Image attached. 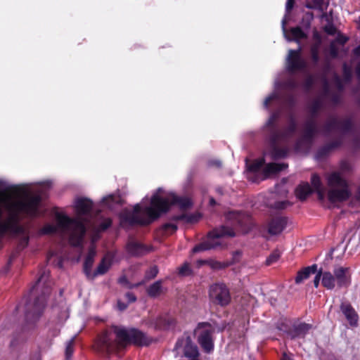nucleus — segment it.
<instances>
[{"instance_id": "obj_1", "label": "nucleus", "mask_w": 360, "mask_h": 360, "mask_svg": "<svg viewBox=\"0 0 360 360\" xmlns=\"http://www.w3.org/2000/svg\"><path fill=\"white\" fill-rule=\"evenodd\" d=\"M172 205H177L181 210L184 211L193 206V202L191 198L185 196L172 194L169 198L154 193L151 196L149 206L142 207L140 204H136L131 211L123 210L119 214L120 224L122 227L148 226L168 212Z\"/></svg>"}, {"instance_id": "obj_2", "label": "nucleus", "mask_w": 360, "mask_h": 360, "mask_svg": "<svg viewBox=\"0 0 360 360\" xmlns=\"http://www.w3.org/2000/svg\"><path fill=\"white\" fill-rule=\"evenodd\" d=\"M49 276V271L46 270L41 271L39 277L31 289V293L33 294L34 291L38 290L41 283L43 284L41 295L35 297L33 302H27L25 304V316L27 321L36 322L44 311L47 298L51 293V286L47 281Z\"/></svg>"}, {"instance_id": "obj_3", "label": "nucleus", "mask_w": 360, "mask_h": 360, "mask_svg": "<svg viewBox=\"0 0 360 360\" xmlns=\"http://www.w3.org/2000/svg\"><path fill=\"white\" fill-rule=\"evenodd\" d=\"M111 329L115 335L119 345L122 347L127 345L139 347H148L153 342L151 337L136 328H125L122 326L112 325Z\"/></svg>"}, {"instance_id": "obj_4", "label": "nucleus", "mask_w": 360, "mask_h": 360, "mask_svg": "<svg viewBox=\"0 0 360 360\" xmlns=\"http://www.w3.org/2000/svg\"><path fill=\"white\" fill-rule=\"evenodd\" d=\"M327 184L330 187L327 193L328 201L332 204L343 202L352 196L348 181L340 172H333L327 177Z\"/></svg>"}, {"instance_id": "obj_5", "label": "nucleus", "mask_w": 360, "mask_h": 360, "mask_svg": "<svg viewBox=\"0 0 360 360\" xmlns=\"http://www.w3.org/2000/svg\"><path fill=\"white\" fill-rule=\"evenodd\" d=\"M56 221L59 228L70 231V244L75 248L81 247L86 232L84 223L78 218H71L60 213L56 214Z\"/></svg>"}, {"instance_id": "obj_6", "label": "nucleus", "mask_w": 360, "mask_h": 360, "mask_svg": "<svg viewBox=\"0 0 360 360\" xmlns=\"http://www.w3.org/2000/svg\"><path fill=\"white\" fill-rule=\"evenodd\" d=\"M6 191L15 194H19L21 192L25 193V196L23 200H18L12 204V209L19 212H23L32 217L37 216L39 208L41 202V197L40 195H30L17 186H12L7 188Z\"/></svg>"}, {"instance_id": "obj_7", "label": "nucleus", "mask_w": 360, "mask_h": 360, "mask_svg": "<svg viewBox=\"0 0 360 360\" xmlns=\"http://www.w3.org/2000/svg\"><path fill=\"white\" fill-rule=\"evenodd\" d=\"M236 233L233 228L228 226L222 225L218 228L214 229L212 231L207 233V240L196 245L193 248V252H199L208 250L213 249L217 246L219 245L220 243L214 242V239L223 238V237H234Z\"/></svg>"}, {"instance_id": "obj_8", "label": "nucleus", "mask_w": 360, "mask_h": 360, "mask_svg": "<svg viewBox=\"0 0 360 360\" xmlns=\"http://www.w3.org/2000/svg\"><path fill=\"white\" fill-rule=\"evenodd\" d=\"M225 218L227 223L243 234L249 233L254 226L252 216L246 212L229 211L226 214Z\"/></svg>"}, {"instance_id": "obj_9", "label": "nucleus", "mask_w": 360, "mask_h": 360, "mask_svg": "<svg viewBox=\"0 0 360 360\" xmlns=\"http://www.w3.org/2000/svg\"><path fill=\"white\" fill-rule=\"evenodd\" d=\"M210 302L221 307H227L231 302V295L228 286L224 283H216L210 287Z\"/></svg>"}, {"instance_id": "obj_10", "label": "nucleus", "mask_w": 360, "mask_h": 360, "mask_svg": "<svg viewBox=\"0 0 360 360\" xmlns=\"http://www.w3.org/2000/svg\"><path fill=\"white\" fill-rule=\"evenodd\" d=\"M202 329L198 337V342L203 352L210 354L214 350V328L209 322H200L198 323L196 330Z\"/></svg>"}, {"instance_id": "obj_11", "label": "nucleus", "mask_w": 360, "mask_h": 360, "mask_svg": "<svg viewBox=\"0 0 360 360\" xmlns=\"http://www.w3.org/2000/svg\"><path fill=\"white\" fill-rule=\"evenodd\" d=\"M252 159H245L247 179L252 182L259 184L263 181L264 174L265 159H255L257 161L252 162Z\"/></svg>"}, {"instance_id": "obj_12", "label": "nucleus", "mask_w": 360, "mask_h": 360, "mask_svg": "<svg viewBox=\"0 0 360 360\" xmlns=\"http://www.w3.org/2000/svg\"><path fill=\"white\" fill-rule=\"evenodd\" d=\"M112 330H105L97 336L95 346L98 351L111 354L117 350L119 343L112 338Z\"/></svg>"}, {"instance_id": "obj_13", "label": "nucleus", "mask_w": 360, "mask_h": 360, "mask_svg": "<svg viewBox=\"0 0 360 360\" xmlns=\"http://www.w3.org/2000/svg\"><path fill=\"white\" fill-rule=\"evenodd\" d=\"M183 347L184 356L190 359L199 358L200 353L198 346L192 341L189 335L179 338L176 342L174 350L178 351Z\"/></svg>"}, {"instance_id": "obj_14", "label": "nucleus", "mask_w": 360, "mask_h": 360, "mask_svg": "<svg viewBox=\"0 0 360 360\" xmlns=\"http://www.w3.org/2000/svg\"><path fill=\"white\" fill-rule=\"evenodd\" d=\"M333 275L338 288H347L351 284L352 278L349 267H336L333 270Z\"/></svg>"}, {"instance_id": "obj_15", "label": "nucleus", "mask_w": 360, "mask_h": 360, "mask_svg": "<svg viewBox=\"0 0 360 360\" xmlns=\"http://www.w3.org/2000/svg\"><path fill=\"white\" fill-rule=\"evenodd\" d=\"M288 218L286 217L278 216L273 217L267 224V231L270 236H277L283 232L286 228Z\"/></svg>"}, {"instance_id": "obj_16", "label": "nucleus", "mask_w": 360, "mask_h": 360, "mask_svg": "<svg viewBox=\"0 0 360 360\" xmlns=\"http://www.w3.org/2000/svg\"><path fill=\"white\" fill-rule=\"evenodd\" d=\"M300 50H290L287 57V68L290 71L302 70L306 62L300 57Z\"/></svg>"}, {"instance_id": "obj_17", "label": "nucleus", "mask_w": 360, "mask_h": 360, "mask_svg": "<svg viewBox=\"0 0 360 360\" xmlns=\"http://www.w3.org/2000/svg\"><path fill=\"white\" fill-rule=\"evenodd\" d=\"M312 326L304 322L294 323L288 330H285L291 339L304 338Z\"/></svg>"}, {"instance_id": "obj_18", "label": "nucleus", "mask_w": 360, "mask_h": 360, "mask_svg": "<svg viewBox=\"0 0 360 360\" xmlns=\"http://www.w3.org/2000/svg\"><path fill=\"white\" fill-rule=\"evenodd\" d=\"M126 250L131 257H139L150 252L152 248L136 241H129Z\"/></svg>"}, {"instance_id": "obj_19", "label": "nucleus", "mask_w": 360, "mask_h": 360, "mask_svg": "<svg viewBox=\"0 0 360 360\" xmlns=\"http://www.w3.org/2000/svg\"><path fill=\"white\" fill-rule=\"evenodd\" d=\"M176 319L168 314L160 316L155 321V326L158 330H166L174 328L176 326Z\"/></svg>"}, {"instance_id": "obj_20", "label": "nucleus", "mask_w": 360, "mask_h": 360, "mask_svg": "<svg viewBox=\"0 0 360 360\" xmlns=\"http://www.w3.org/2000/svg\"><path fill=\"white\" fill-rule=\"evenodd\" d=\"M75 210L78 215L84 216L90 214L93 208V202L86 198H80L75 201Z\"/></svg>"}, {"instance_id": "obj_21", "label": "nucleus", "mask_w": 360, "mask_h": 360, "mask_svg": "<svg viewBox=\"0 0 360 360\" xmlns=\"http://www.w3.org/2000/svg\"><path fill=\"white\" fill-rule=\"evenodd\" d=\"M282 28L285 37L288 41H299L307 37V34L300 28L295 27L290 30V34H288L285 30V20H282Z\"/></svg>"}, {"instance_id": "obj_22", "label": "nucleus", "mask_w": 360, "mask_h": 360, "mask_svg": "<svg viewBox=\"0 0 360 360\" xmlns=\"http://www.w3.org/2000/svg\"><path fill=\"white\" fill-rule=\"evenodd\" d=\"M96 252L94 250H90L86 257H85L84 264H83V272L85 274L86 278L90 281L94 280L93 272L91 271V268L93 266L94 262V257Z\"/></svg>"}, {"instance_id": "obj_23", "label": "nucleus", "mask_w": 360, "mask_h": 360, "mask_svg": "<svg viewBox=\"0 0 360 360\" xmlns=\"http://www.w3.org/2000/svg\"><path fill=\"white\" fill-rule=\"evenodd\" d=\"M112 263V257L109 255H105L100 263L98 264L96 269L93 272L94 279L98 275H104L108 272Z\"/></svg>"}, {"instance_id": "obj_24", "label": "nucleus", "mask_w": 360, "mask_h": 360, "mask_svg": "<svg viewBox=\"0 0 360 360\" xmlns=\"http://www.w3.org/2000/svg\"><path fill=\"white\" fill-rule=\"evenodd\" d=\"M313 193V189L308 182L300 184L295 188V194L300 201H304Z\"/></svg>"}, {"instance_id": "obj_25", "label": "nucleus", "mask_w": 360, "mask_h": 360, "mask_svg": "<svg viewBox=\"0 0 360 360\" xmlns=\"http://www.w3.org/2000/svg\"><path fill=\"white\" fill-rule=\"evenodd\" d=\"M340 308L350 325L356 326L358 315L351 304L348 303H342Z\"/></svg>"}, {"instance_id": "obj_26", "label": "nucleus", "mask_w": 360, "mask_h": 360, "mask_svg": "<svg viewBox=\"0 0 360 360\" xmlns=\"http://www.w3.org/2000/svg\"><path fill=\"white\" fill-rule=\"evenodd\" d=\"M317 272V264H314L303 268L299 271L295 277V283L297 284L301 283L304 280L309 278L311 274H315Z\"/></svg>"}, {"instance_id": "obj_27", "label": "nucleus", "mask_w": 360, "mask_h": 360, "mask_svg": "<svg viewBox=\"0 0 360 360\" xmlns=\"http://www.w3.org/2000/svg\"><path fill=\"white\" fill-rule=\"evenodd\" d=\"M287 167L284 163L271 162L264 167V174H263V181L269 178L272 174H278Z\"/></svg>"}, {"instance_id": "obj_28", "label": "nucleus", "mask_w": 360, "mask_h": 360, "mask_svg": "<svg viewBox=\"0 0 360 360\" xmlns=\"http://www.w3.org/2000/svg\"><path fill=\"white\" fill-rule=\"evenodd\" d=\"M265 155H270L271 158H283L285 155H289L290 153L286 149H281L278 148L274 142L270 143V150L269 152H265Z\"/></svg>"}, {"instance_id": "obj_29", "label": "nucleus", "mask_w": 360, "mask_h": 360, "mask_svg": "<svg viewBox=\"0 0 360 360\" xmlns=\"http://www.w3.org/2000/svg\"><path fill=\"white\" fill-rule=\"evenodd\" d=\"M162 281L158 280L150 285L146 289V292L150 297H157L161 295L162 291Z\"/></svg>"}, {"instance_id": "obj_30", "label": "nucleus", "mask_w": 360, "mask_h": 360, "mask_svg": "<svg viewBox=\"0 0 360 360\" xmlns=\"http://www.w3.org/2000/svg\"><path fill=\"white\" fill-rule=\"evenodd\" d=\"M321 283L326 288L333 290L335 286V278L334 275L329 271L322 272Z\"/></svg>"}, {"instance_id": "obj_31", "label": "nucleus", "mask_w": 360, "mask_h": 360, "mask_svg": "<svg viewBox=\"0 0 360 360\" xmlns=\"http://www.w3.org/2000/svg\"><path fill=\"white\" fill-rule=\"evenodd\" d=\"M200 262L201 264H207L213 270L224 269L229 266V263L228 262H221L214 259L201 260Z\"/></svg>"}, {"instance_id": "obj_32", "label": "nucleus", "mask_w": 360, "mask_h": 360, "mask_svg": "<svg viewBox=\"0 0 360 360\" xmlns=\"http://www.w3.org/2000/svg\"><path fill=\"white\" fill-rule=\"evenodd\" d=\"M103 202L108 207H112L114 205H122L123 200L119 195H109L103 198Z\"/></svg>"}, {"instance_id": "obj_33", "label": "nucleus", "mask_w": 360, "mask_h": 360, "mask_svg": "<svg viewBox=\"0 0 360 360\" xmlns=\"http://www.w3.org/2000/svg\"><path fill=\"white\" fill-rule=\"evenodd\" d=\"M314 38L316 44L311 47V56L313 60L316 62L319 59V48L321 44V35L317 31L314 32Z\"/></svg>"}, {"instance_id": "obj_34", "label": "nucleus", "mask_w": 360, "mask_h": 360, "mask_svg": "<svg viewBox=\"0 0 360 360\" xmlns=\"http://www.w3.org/2000/svg\"><path fill=\"white\" fill-rule=\"evenodd\" d=\"M306 6L309 8L317 9L323 12L328 7V4L324 0H311V2L307 4Z\"/></svg>"}, {"instance_id": "obj_35", "label": "nucleus", "mask_w": 360, "mask_h": 360, "mask_svg": "<svg viewBox=\"0 0 360 360\" xmlns=\"http://www.w3.org/2000/svg\"><path fill=\"white\" fill-rule=\"evenodd\" d=\"M75 338L70 340L65 347V356L66 360H70L74 352Z\"/></svg>"}, {"instance_id": "obj_36", "label": "nucleus", "mask_w": 360, "mask_h": 360, "mask_svg": "<svg viewBox=\"0 0 360 360\" xmlns=\"http://www.w3.org/2000/svg\"><path fill=\"white\" fill-rule=\"evenodd\" d=\"M281 257V252L278 250H274L270 255L266 258V264L269 266L277 262Z\"/></svg>"}, {"instance_id": "obj_37", "label": "nucleus", "mask_w": 360, "mask_h": 360, "mask_svg": "<svg viewBox=\"0 0 360 360\" xmlns=\"http://www.w3.org/2000/svg\"><path fill=\"white\" fill-rule=\"evenodd\" d=\"M311 184L314 191L323 188L321 178L317 174H313L311 176Z\"/></svg>"}, {"instance_id": "obj_38", "label": "nucleus", "mask_w": 360, "mask_h": 360, "mask_svg": "<svg viewBox=\"0 0 360 360\" xmlns=\"http://www.w3.org/2000/svg\"><path fill=\"white\" fill-rule=\"evenodd\" d=\"M158 268L156 265L152 266L145 273V279L147 281L155 278L158 274Z\"/></svg>"}, {"instance_id": "obj_39", "label": "nucleus", "mask_w": 360, "mask_h": 360, "mask_svg": "<svg viewBox=\"0 0 360 360\" xmlns=\"http://www.w3.org/2000/svg\"><path fill=\"white\" fill-rule=\"evenodd\" d=\"M193 274L190 264L188 262H185L182 266L179 268V274L182 276H190Z\"/></svg>"}, {"instance_id": "obj_40", "label": "nucleus", "mask_w": 360, "mask_h": 360, "mask_svg": "<svg viewBox=\"0 0 360 360\" xmlns=\"http://www.w3.org/2000/svg\"><path fill=\"white\" fill-rule=\"evenodd\" d=\"M186 216L184 218V221L188 224H194L198 222L200 218L201 214L199 213H194V214H184Z\"/></svg>"}, {"instance_id": "obj_41", "label": "nucleus", "mask_w": 360, "mask_h": 360, "mask_svg": "<svg viewBox=\"0 0 360 360\" xmlns=\"http://www.w3.org/2000/svg\"><path fill=\"white\" fill-rule=\"evenodd\" d=\"M329 16L324 13L321 15V20H326L328 22V24L324 26V30L329 34H333L335 32V27L329 22Z\"/></svg>"}, {"instance_id": "obj_42", "label": "nucleus", "mask_w": 360, "mask_h": 360, "mask_svg": "<svg viewBox=\"0 0 360 360\" xmlns=\"http://www.w3.org/2000/svg\"><path fill=\"white\" fill-rule=\"evenodd\" d=\"M290 205L291 204L288 200L276 201L274 203L271 207L275 210H283Z\"/></svg>"}, {"instance_id": "obj_43", "label": "nucleus", "mask_w": 360, "mask_h": 360, "mask_svg": "<svg viewBox=\"0 0 360 360\" xmlns=\"http://www.w3.org/2000/svg\"><path fill=\"white\" fill-rule=\"evenodd\" d=\"M112 219L110 218H107L99 224L98 229L100 231H105L112 226Z\"/></svg>"}, {"instance_id": "obj_44", "label": "nucleus", "mask_w": 360, "mask_h": 360, "mask_svg": "<svg viewBox=\"0 0 360 360\" xmlns=\"http://www.w3.org/2000/svg\"><path fill=\"white\" fill-rule=\"evenodd\" d=\"M57 227L53 224H46L41 229V232L44 234H53L56 233Z\"/></svg>"}, {"instance_id": "obj_45", "label": "nucleus", "mask_w": 360, "mask_h": 360, "mask_svg": "<svg viewBox=\"0 0 360 360\" xmlns=\"http://www.w3.org/2000/svg\"><path fill=\"white\" fill-rule=\"evenodd\" d=\"M118 283H120V285H124V286H126L127 288H128L129 289L133 288L134 286H138L139 285V284H137V285H132L129 281V280L127 279V276H124V275L120 276L118 278Z\"/></svg>"}, {"instance_id": "obj_46", "label": "nucleus", "mask_w": 360, "mask_h": 360, "mask_svg": "<svg viewBox=\"0 0 360 360\" xmlns=\"http://www.w3.org/2000/svg\"><path fill=\"white\" fill-rule=\"evenodd\" d=\"M177 225L174 223H165L162 226V229L165 231L171 230L172 233H175L177 230Z\"/></svg>"}, {"instance_id": "obj_47", "label": "nucleus", "mask_w": 360, "mask_h": 360, "mask_svg": "<svg viewBox=\"0 0 360 360\" xmlns=\"http://www.w3.org/2000/svg\"><path fill=\"white\" fill-rule=\"evenodd\" d=\"M278 96V94L275 91L271 95H269L268 97L266 98V99L264 101V106L265 108H268L271 101L276 99Z\"/></svg>"}, {"instance_id": "obj_48", "label": "nucleus", "mask_w": 360, "mask_h": 360, "mask_svg": "<svg viewBox=\"0 0 360 360\" xmlns=\"http://www.w3.org/2000/svg\"><path fill=\"white\" fill-rule=\"evenodd\" d=\"M321 278H322V270H319L316 273V276L314 279V285L315 288H318Z\"/></svg>"}, {"instance_id": "obj_49", "label": "nucleus", "mask_w": 360, "mask_h": 360, "mask_svg": "<svg viewBox=\"0 0 360 360\" xmlns=\"http://www.w3.org/2000/svg\"><path fill=\"white\" fill-rule=\"evenodd\" d=\"M318 196V199L320 201H323L325 199V189L324 188L314 191Z\"/></svg>"}, {"instance_id": "obj_50", "label": "nucleus", "mask_w": 360, "mask_h": 360, "mask_svg": "<svg viewBox=\"0 0 360 360\" xmlns=\"http://www.w3.org/2000/svg\"><path fill=\"white\" fill-rule=\"evenodd\" d=\"M125 297L127 298V301L129 302V303H132V302H134L136 301L137 298L136 297V295L131 292H128L125 294Z\"/></svg>"}, {"instance_id": "obj_51", "label": "nucleus", "mask_w": 360, "mask_h": 360, "mask_svg": "<svg viewBox=\"0 0 360 360\" xmlns=\"http://www.w3.org/2000/svg\"><path fill=\"white\" fill-rule=\"evenodd\" d=\"M184 214L173 215L170 217V220L173 221H184L185 218Z\"/></svg>"}, {"instance_id": "obj_52", "label": "nucleus", "mask_w": 360, "mask_h": 360, "mask_svg": "<svg viewBox=\"0 0 360 360\" xmlns=\"http://www.w3.org/2000/svg\"><path fill=\"white\" fill-rule=\"evenodd\" d=\"M20 340V338L15 337V335H13L12 340H11L10 346L11 347H15L16 345H18V344L19 343Z\"/></svg>"}, {"instance_id": "obj_53", "label": "nucleus", "mask_w": 360, "mask_h": 360, "mask_svg": "<svg viewBox=\"0 0 360 360\" xmlns=\"http://www.w3.org/2000/svg\"><path fill=\"white\" fill-rule=\"evenodd\" d=\"M294 4V0H287L286 2V13H289L292 8Z\"/></svg>"}, {"instance_id": "obj_54", "label": "nucleus", "mask_w": 360, "mask_h": 360, "mask_svg": "<svg viewBox=\"0 0 360 360\" xmlns=\"http://www.w3.org/2000/svg\"><path fill=\"white\" fill-rule=\"evenodd\" d=\"M127 307H128L127 304H125L120 300L117 302V307L120 311L125 310L127 308Z\"/></svg>"}, {"instance_id": "obj_55", "label": "nucleus", "mask_w": 360, "mask_h": 360, "mask_svg": "<svg viewBox=\"0 0 360 360\" xmlns=\"http://www.w3.org/2000/svg\"><path fill=\"white\" fill-rule=\"evenodd\" d=\"M277 329L285 333V330H288L289 328H287V326L283 323H278L276 326Z\"/></svg>"}, {"instance_id": "obj_56", "label": "nucleus", "mask_w": 360, "mask_h": 360, "mask_svg": "<svg viewBox=\"0 0 360 360\" xmlns=\"http://www.w3.org/2000/svg\"><path fill=\"white\" fill-rule=\"evenodd\" d=\"M341 167L342 169L344 170H347V171H349L350 169L347 162L346 160H343L341 163Z\"/></svg>"}, {"instance_id": "obj_57", "label": "nucleus", "mask_w": 360, "mask_h": 360, "mask_svg": "<svg viewBox=\"0 0 360 360\" xmlns=\"http://www.w3.org/2000/svg\"><path fill=\"white\" fill-rule=\"evenodd\" d=\"M334 46V43H332L330 45V53L333 57L336 56L338 54L337 51L335 50Z\"/></svg>"}, {"instance_id": "obj_58", "label": "nucleus", "mask_w": 360, "mask_h": 360, "mask_svg": "<svg viewBox=\"0 0 360 360\" xmlns=\"http://www.w3.org/2000/svg\"><path fill=\"white\" fill-rule=\"evenodd\" d=\"M209 204L210 206H214L215 205H217V202L213 197H211L210 198Z\"/></svg>"}, {"instance_id": "obj_59", "label": "nucleus", "mask_w": 360, "mask_h": 360, "mask_svg": "<svg viewBox=\"0 0 360 360\" xmlns=\"http://www.w3.org/2000/svg\"><path fill=\"white\" fill-rule=\"evenodd\" d=\"M354 53L356 56H359L360 57V46H358L355 50H354Z\"/></svg>"}, {"instance_id": "obj_60", "label": "nucleus", "mask_w": 360, "mask_h": 360, "mask_svg": "<svg viewBox=\"0 0 360 360\" xmlns=\"http://www.w3.org/2000/svg\"><path fill=\"white\" fill-rule=\"evenodd\" d=\"M356 197L357 200H360V186L357 188Z\"/></svg>"}, {"instance_id": "obj_61", "label": "nucleus", "mask_w": 360, "mask_h": 360, "mask_svg": "<svg viewBox=\"0 0 360 360\" xmlns=\"http://www.w3.org/2000/svg\"><path fill=\"white\" fill-rule=\"evenodd\" d=\"M216 192L220 195H223V188L221 187H218L216 188Z\"/></svg>"}, {"instance_id": "obj_62", "label": "nucleus", "mask_w": 360, "mask_h": 360, "mask_svg": "<svg viewBox=\"0 0 360 360\" xmlns=\"http://www.w3.org/2000/svg\"><path fill=\"white\" fill-rule=\"evenodd\" d=\"M281 360H293V359H292L290 357H289L285 354H284Z\"/></svg>"}, {"instance_id": "obj_63", "label": "nucleus", "mask_w": 360, "mask_h": 360, "mask_svg": "<svg viewBox=\"0 0 360 360\" xmlns=\"http://www.w3.org/2000/svg\"><path fill=\"white\" fill-rule=\"evenodd\" d=\"M356 72L358 76L360 77V64L356 66Z\"/></svg>"}, {"instance_id": "obj_64", "label": "nucleus", "mask_w": 360, "mask_h": 360, "mask_svg": "<svg viewBox=\"0 0 360 360\" xmlns=\"http://www.w3.org/2000/svg\"><path fill=\"white\" fill-rule=\"evenodd\" d=\"M275 87L276 90L280 88V84L277 82L275 83Z\"/></svg>"}]
</instances>
